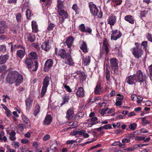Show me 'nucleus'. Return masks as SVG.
Here are the masks:
<instances>
[{
	"instance_id": "1",
	"label": "nucleus",
	"mask_w": 152,
	"mask_h": 152,
	"mask_svg": "<svg viewBox=\"0 0 152 152\" xmlns=\"http://www.w3.org/2000/svg\"><path fill=\"white\" fill-rule=\"evenodd\" d=\"M23 77L22 75L15 71L9 72L7 75L6 80L10 84L15 83L16 86H18L23 82Z\"/></svg>"
},
{
	"instance_id": "2",
	"label": "nucleus",
	"mask_w": 152,
	"mask_h": 152,
	"mask_svg": "<svg viewBox=\"0 0 152 152\" xmlns=\"http://www.w3.org/2000/svg\"><path fill=\"white\" fill-rule=\"evenodd\" d=\"M55 52L56 54L60 56L61 58L65 59L66 64L70 65H72L73 64V62L71 58L70 54L68 53H66L65 50L61 49L59 50H57V49L56 48Z\"/></svg>"
},
{
	"instance_id": "3",
	"label": "nucleus",
	"mask_w": 152,
	"mask_h": 152,
	"mask_svg": "<svg viewBox=\"0 0 152 152\" xmlns=\"http://www.w3.org/2000/svg\"><path fill=\"white\" fill-rule=\"evenodd\" d=\"M49 81L50 79L48 76H46L43 80L42 83L43 86L41 91V98H42L46 93Z\"/></svg>"
},
{
	"instance_id": "4",
	"label": "nucleus",
	"mask_w": 152,
	"mask_h": 152,
	"mask_svg": "<svg viewBox=\"0 0 152 152\" xmlns=\"http://www.w3.org/2000/svg\"><path fill=\"white\" fill-rule=\"evenodd\" d=\"M135 45L137 48H133L132 49V52L136 58H139L141 57L143 51L142 49H138V47L140 45V44L136 43Z\"/></svg>"
},
{
	"instance_id": "5",
	"label": "nucleus",
	"mask_w": 152,
	"mask_h": 152,
	"mask_svg": "<svg viewBox=\"0 0 152 152\" xmlns=\"http://www.w3.org/2000/svg\"><path fill=\"white\" fill-rule=\"evenodd\" d=\"M136 82L140 83L143 82L145 80L143 73L141 70H138L135 74L133 75Z\"/></svg>"
},
{
	"instance_id": "6",
	"label": "nucleus",
	"mask_w": 152,
	"mask_h": 152,
	"mask_svg": "<svg viewBox=\"0 0 152 152\" xmlns=\"http://www.w3.org/2000/svg\"><path fill=\"white\" fill-rule=\"evenodd\" d=\"M110 66L112 69L114 73L118 74V61L115 58H113L110 59Z\"/></svg>"
},
{
	"instance_id": "7",
	"label": "nucleus",
	"mask_w": 152,
	"mask_h": 152,
	"mask_svg": "<svg viewBox=\"0 0 152 152\" xmlns=\"http://www.w3.org/2000/svg\"><path fill=\"white\" fill-rule=\"evenodd\" d=\"M111 40H116L120 38L122 35L120 31L117 29L115 30H113L111 31Z\"/></svg>"
},
{
	"instance_id": "8",
	"label": "nucleus",
	"mask_w": 152,
	"mask_h": 152,
	"mask_svg": "<svg viewBox=\"0 0 152 152\" xmlns=\"http://www.w3.org/2000/svg\"><path fill=\"white\" fill-rule=\"evenodd\" d=\"M89 7L91 14L94 16L97 15L98 9L96 5L94 4L92 2H90L89 3Z\"/></svg>"
},
{
	"instance_id": "9",
	"label": "nucleus",
	"mask_w": 152,
	"mask_h": 152,
	"mask_svg": "<svg viewBox=\"0 0 152 152\" xmlns=\"http://www.w3.org/2000/svg\"><path fill=\"white\" fill-rule=\"evenodd\" d=\"M107 23L110 26H114L117 21L116 17L113 14H111L107 19Z\"/></svg>"
},
{
	"instance_id": "10",
	"label": "nucleus",
	"mask_w": 152,
	"mask_h": 152,
	"mask_svg": "<svg viewBox=\"0 0 152 152\" xmlns=\"http://www.w3.org/2000/svg\"><path fill=\"white\" fill-rule=\"evenodd\" d=\"M53 61L52 59H48L45 62L44 67V70L48 72L53 65Z\"/></svg>"
},
{
	"instance_id": "11",
	"label": "nucleus",
	"mask_w": 152,
	"mask_h": 152,
	"mask_svg": "<svg viewBox=\"0 0 152 152\" xmlns=\"http://www.w3.org/2000/svg\"><path fill=\"white\" fill-rule=\"evenodd\" d=\"M79 30L83 32L88 33L90 34L92 32V29L89 27H86L84 24H82L79 26Z\"/></svg>"
},
{
	"instance_id": "12",
	"label": "nucleus",
	"mask_w": 152,
	"mask_h": 152,
	"mask_svg": "<svg viewBox=\"0 0 152 152\" xmlns=\"http://www.w3.org/2000/svg\"><path fill=\"white\" fill-rule=\"evenodd\" d=\"M134 75L127 77L125 80L126 82L129 85H133L136 83Z\"/></svg>"
},
{
	"instance_id": "13",
	"label": "nucleus",
	"mask_w": 152,
	"mask_h": 152,
	"mask_svg": "<svg viewBox=\"0 0 152 152\" xmlns=\"http://www.w3.org/2000/svg\"><path fill=\"white\" fill-rule=\"evenodd\" d=\"M57 11L60 15L62 17L61 22H64V19L68 17V14L67 12L64 10H61V9L58 10Z\"/></svg>"
},
{
	"instance_id": "14",
	"label": "nucleus",
	"mask_w": 152,
	"mask_h": 152,
	"mask_svg": "<svg viewBox=\"0 0 152 152\" xmlns=\"http://www.w3.org/2000/svg\"><path fill=\"white\" fill-rule=\"evenodd\" d=\"M51 47L50 43L49 41L44 42L42 45V49L46 51H48L51 49Z\"/></svg>"
},
{
	"instance_id": "15",
	"label": "nucleus",
	"mask_w": 152,
	"mask_h": 152,
	"mask_svg": "<svg viewBox=\"0 0 152 152\" xmlns=\"http://www.w3.org/2000/svg\"><path fill=\"white\" fill-rule=\"evenodd\" d=\"M7 26L4 21L0 22V32L1 34L4 33L7 30Z\"/></svg>"
},
{
	"instance_id": "16",
	"label": "nucleus",
	"mask_w": 152,
	"mask_h": 152,
	"mask_svg": "<svg viewBox=\"0 0 152 152\" xmlns=\"http://www.w3.org/2000/svg\"><path fill=\"white\" fill-rule=\"evenodd\" d=\"M25 36L27 37L28 40L31 42H34L35 40V36L33 34L27 33L25 35Z\"/></svg>"
},
{
	"instance_id": "17",
	"label": "nucleus",
	"mask_w": 152,
	"mask_h": 152,
	"mask_svg": "<svg viewBox=\"0 0 152 152\" xmlns=\"http://www.w3.org/2000/svg\"><path fill=\"white\" fill-rule=\"evenodd\" d=\"M66 118L68 120L72 118L74 116L73 110L72 109H69L66 112Z\"/></svg>"
},
{
	"instance_id": "18",
	"label": "nucleus",
	"mask_w": 152,
	"mask_h": 152,
	"mask_svg": "<svg viewBox=\"0 0 152 152\" xmlns=\"http://www.w3.org/2000/svg\"><path fill=\"white\" fill-rule=\"evenodd\" d=\"M25 48H23L22 50H19L17 51L16 54L20 58H23L26 54Z\"/></svg>"
},
{
	"instance_id": "19",
	"label": "nucleus",
	"mask_w": 152,
	"mask_h": 152,
	"mask_svg": "<svg viewBox=\"0 0 152 152\" xmlns=\"http://www.w3.org/2000/svg\"><path fill=\"white\" fill-rule=\"evenodd\" d=\"M52 119L51 115H47L45 117L43 122L44 125H48L50 124L52 122Z\"/></svg>"
},
{
	"instance_id": "20",
	"label": "nucleus",
	"mask_w": 152,
	"mask_h": 152,
	"mask_svg": "<svg viewBox=\"0 0 152 152\" xmlns=\"http://www.w3.org/2000/svg\"><path fill=\"white\" fill-rule=\"evenodd\" d=\"M9 56L8 54L1 55L0 56V64H2L5 63L8 59Z\"/></svg>"
},
{
	"instance_id": "21",
	"label": "nucleus",
	"mask_w": 152,
	"mask_h": 152,
	"mask_svg": "<svg viewBox=\"0 0 152 152\" xmlns=\"http://www.w3.org/2000/svg\"><path fill=\"white\" fill-rule=\"evenodd\" d=\"M33 61H32V60L29 58H27L25 60L24 63L27 66V67L29 70L31 71L30 69H31L32 66V64Z\"/></svg>"
},
{
	"instance_id": "22",
	"label": "nucleus",
	"mask_w": 152,
	"mask_h": 152,
	"mask_svg": "<svg viewBox=\"0 0 152 152\" xmlns=\"http://www.w3.org/2000/svg\"><path fill=\"white\" fill-rule=\"evenodd\" d=\"M74 40L73 38L72 37H69L66 39V43L68 48H70L72 45Z\"/></svg>"
},
{
	"instance_id": "23",
	"label": "nucleus",
	"mask_w": 152,
	"mask_h": 152,
	"mask_svg": "<svg viewBox=\"0 0 152 152\" xmlns=\"http://www.w3.org/2000/svg\"><path fill=\"white\" fill-rule=\"evenodd\" d=\"M81 45L80 46V48L84 53L88 52V49L86 44L83 41L81 42Z\"/></svg>"
},
{
	"instance_id": "24",
	"label": "nucleus",
	"mask_w": 152,
	"mask_h": 152,
	"mask_svg": "<svg viewBox=\"0 0 152 152\" xmlns=\"http://www.w3.org/2000/svg\"><path fill=\"white\" fill-rule=\"evenodd\" d=\"M31 26L32 32L34 33H37L39 31L38 28V26L35 21H32L31 22Z\"/></svg>"
},
{
	"instance_id": "25",
	"label": "nucleus",
	"mask_w": 152,
	"mask_h": 152,
	"mask_svg": "<svg viewBox=\"0 0 152 152\" xmlns=\"http://www.w3.org/2000/svg\"><path fill=\"white\" fill-rule=\"evenodd\" d=\"M101 85L99 83H97L94 90V93L97 95L100 94L101 91Z\"/></svg>"
},
{
	"instance_id": "26",
	"label": "nucleus",
	"mask_w": 152,
	"mask_h": 152,
	"mask_svg": "<svg viewBox=\"0 0 152 152\" xmlns=\"http://www.w3.org/2000/svg\"><path fill=\"white\" fill-rule=\"evenodd\" d=\"M91 61V57L89 56H86L83 59V63L84 65L89 64Z\"/></svg>"
},
{
	"instance_id": "27",
	"label": "nucleus",
	"mask_w": 152,
	"mask_h": 152,
	"mask_svg": "<svg viewBox=\"0 0 152 152\" xmlns=\"http://www.w3.org/2000/svg\"><path fill=\"white\" fill-rule=\"evenodd\" d=\"M124 19L129 23L133 24L134 22V20L132 16L131 15H127L124 17Z\"/></svg>"
},
{
	"instance_id": "28",
	"label": "nucleus",
	"mask_w": 152,
	"mask_h": 152,
	"mask_svg": "<svg viewBox=\"0 0 152 152\" xmlns=\"http://www.w3.org/2000/svg\"><path fill=\"white\" fill-rule=\"evenodd\" d=\"M76 94L77 96L80 97H82L84 95V92L83 88L82 87H80L76 92Z\"/></svg>"
},
{
	"instance_id": "29",
	"label": "nucleus",
	"mask_w": 152,
	"mask_h": 152,
	"mask_svg": "<svg viewBox=\"0 0 152 152\" xmlns=\"http://www.w3.org/2000/svg\"><path fill=\"white\" fill-rule=\"evenodd\" d=\"M29 58L32 59H36L37 58V53L35 52L31 51L29 54Z\"/></svg>"
},
{
	"instance_id": "30",
	"label": "nucleus",
	"mask_w": 152,
	"mask_h": 152,
	"mask_svg": "<svg viewBox=\"0 0 152 152\" xmlns=\"http://www.w3.org/2000/svg\"><path fill=\"white\" fill-rule=\"evenodd\" d=\"M4 134L5 133L3 131H2L0 133V140L6 142L7 141V138Z\"/></svg>"
},
{
	"instance_id": "31",
	"label": "nucleus",
	"mask_w": 152,
	"mask_h": 152,
	"mask_svg": "<svg viewBox=\"0 0 152 152\" xmlns=\"http://www.w3.org/2000/svg\"><path fill=\"white\" fill-rule=\"evenodd\" d=\"M40 107L39 104L37 103L35 107L34 114L36 116L39 113L40 110Z\"/></svg>"
},
{
	"instance_id": "32",
	"label": "nucleus",
	"mask_w": 152,
	"mask_h": 152,
	"mask_svg": "<svg viewBox=\"0 0 152 152\" xmlns=\"http://www.w3.org/2000/svg\"><path fill=\"white\" fill-rule=\"evenodd\" d=\"M75 73L80 75V80H82V81H83L86 79V76L84 72H81L80 71H77Z\"/></svg>"
},
{
	"instance_id": "33",
	"label": "nucleus",
	"mask_w": 152,
	"mask_h": 152,
	"mask_svg": "<svg viewBox=\"0 0 152 152\" xmlns=\"http://www.w3.org/2000/svg\"><path fill=\"white\" fill-rule=\"evenodd\" d=\"M25 101L27 109L28 110H29L32 105L33 101L31 99H28L26 100Z\"/></svg>"
},
{
	"instance_id": "34",
	"label": "nucleus",
	"mask_w": 152,
	"mask_h": 152,
	"mask_svg": "<svg viewBox=\"0 0 152 152\" xmlns=\"http://www.w3.org/2000/svg\"><path fill=\"white\" fill-rule=\"evenodd\" d=\"M15 132L13 131H12L9 134V135H10L9 137L10 139L12 141L15 140L16 139V138L15 137Z\"/></svg>"
},
{
	"instance_id": "35",
	"label": "nucleus",
	"mask_w": 152,
	"mask_h": 152,
	"mask_svg": "<svg viewBox=\"0 0 152 152\" xmlns=\"http://www.w3.org/2000/svg\"><path fill=\"white\" fill-rule=\"evenodd\" d=\"M69 99V96H65L63 97V101L61 104V106H62L66 103H68Z\"/></svg>"
},
{
	"instance_id": "36",
	"label": "nucleus",
	"mask_w": 152,
	"mask_h": 152,
	"mask_svg": "<svg viewBox=\"0 0 152 152\" xmlns=\"http://www.w3.org/2000/svg\"><path fill=\"white\" fill-rule=\"evenodd\" d=\"M86 131L84 130H81L80 131V135H83L85 138H87L89 137V135L87 133H86Z\"/></svg>"
},
{
	"instance_id": "37",
	"label": "nucleus",
	"mask_w": 152,
	"mask_h": 152,
	"mask_svg": "<svg viewBox=\"0 0 152 152\" xmlns=\"http://www.w3.org/2000/svg\"><path fill=\"white\" fill-rule=\"evenodd\" d=\"M103 48H104L105 50V51L106 52V54H107L108 53L109 51V45L108 44L107 42H104L103 43Z\"/></svg>"
},
{
	"instance_id": "38",
	"label": "nucleus",
	"mask_w": 152,
	"mask_h": 152,
	"mask_svg": "<svg viewBox=\"0 0 152 152\" xmlns=\"http://www.w3.org/2000/svg\"><path fill=\"white\" fill-rule=\"evenodd\" d=\"M137 124L135 123L130 124L129 125V128L132 131L134 130L137 128Z\"/></svg>"
},
{
	"instance_id": "39",
	"label": "nucleus",
	"mask_w": 152,
	"mask_h": 152,
	"mask_svg": "<svg viewBox=\"0 0 152 152\" xmlns=\"http://www.w3.org/2000/svg\"><path fill=\"white\" fill-rule=\"evenodd\" d=\"M57 144L56 143H54L50 146V149L54 151H56L58 150L57 148L56 147L57 146Z\"/></svg>"
},
{
	"instance_id": "40",
	"label": "nucleus",
	"mask_w": 152,
	"mask_h": 152,
	"mask_svg": "<svg viewBox=\"0 0 152 152\" xmlns=\"http://www.w3.org/2000/svg\"><path fill=\"white\" fill-rule=\"evenodd\" d=\"M105 109L106 111V114H110L113 112L114 110V108L110 109L107 107H105Z\"/></svg>"
},
{
	"instance_id": "41",
	"label": "nucleus",
	"mask_w": 152,
	"mask_h": 152,
	"mask_svg": "<svg viewBox=\"0 0 152 152\" xmlns=\"http://www.w3.org/2000/svg\"><path fill=\"white\" fill-rule=\"evenodd\" d=\"M34 63H35V64L32 66L33 69H32V71H36L37 70L38 66V64L37 61H34Z\"/></svg>"
},
{
	"instance_id": "42",
	"label": "nucleus",
	"mask_w": 152,
	"mask_h": 152,
	"mask_svg": "<svg viewBox=\"0 0 152 152\" xmlns=\"http://www.w3.org/2000/svg\"><path fill=\"white\" fill-rule=\"evenodd\" d=\"M58 10L61 9L63 7V2L60 0H58Z\"/></svg>"
},
{
	"instance_id": "43",
	"label": "nucleus",
	"mask_w": 152,
	"mask_h": 152,
	"mask_svg": "<svg viewBox=\"0 0 152 152\" xmlns=\"http://www.w3.org/2000/svg\"><path fill=\"white\" fill-rule=\"evenodd\" d=\"M106 78L107 80H109L110 78V72L109 70L107 69L105 71Z\"/></svg>"
},
{
	"instance_id": "44",
	"label": "nucleus",
	"mask_w": 152,
	"mask_h": 152,
	"mask_svg": "<svg viewBox=\"0 0 152 152\" xmlns=\"http://www.w3.org/2000/svg\"><path fill=\"white\" fill-rule=\"evenodd\" d=\"M54 27V24L52 23H50L49 24L47 30L48 31H52Z\"/></svg>"
},
{
	"instance_id": "45",
	"label": "nucleus",
	"mask_w": 152,
	"mask_h": 152,
	"mask_svg": "<svg viewBox=\"0 0 152 152\" xmlns=\"http://www.w3.org/2000/svg\"><path fill=\"white\" fill-rule=\"evenodd\" d=\"M16 19L18 22H20L21 20V14L19 13H18L15 15Z\"/></svg>"
},
{
	"instance_id": "46",
	"label": "nucleus",
	"mask_w": 152,
	"mask_h": 152,
	"mask_svg": "<svg viewBox=\"0 0 152 152\" xmlns=\"http://www.w3.org/2000/svg\"><path fill=\"white\" fill-rule=\"evenodd\" d=\"M142 123L144 124H147L150 123V121L146 120V118L145 117L142 118Z\"/></svg>"
},
{
	"instance_id": "47",
	"label": "nucleus",
	"mask_w": 152,
	"mask_h": 152,
	"mask_svg": "<svg viewBox=\"0 0 152 152\" xmlns=\"http://www.w3.org/2000/svg\"><path fill=\"white\" fill-rule=\"evenodd\" d=\"M22 119L23 121L26 124L28 123L29 121L28 119L24 115H22Z\"/></svg>"
},
{
	"instance_id": "48",
	"label": "nucleus",
	"mask_w": 152,
	"mask_h": 152,
	"mask_svg": "<svg viewBox=\"0 0 152 152\" xmlns=\"http://www.w3.org/2000/svg\"><path fill=\"white\" fill-rule=\"evenodd\" d=\"M130 138L129 139H127L124 138L122 140V142L124 144L128 143L130 141V138L131 137V136L129 137Z\"/></svg>"
},
{
	"instance_id": "49",
	"label": "nucleus",
	"mask_w": 152,
	"mask_h": 152,
	"mask_svg": "<svg viewBox=\"0 0 152 152\" xmlns=\"http://www.w3.org/2000/svg\"><path fill=\"white\" fill-rule=\"evenodd\" d=\"M0 50L1 51L3 52H6V46L4 45H1L0 46Z\"/></svg>"
},
{
	"instance_id": "50",
	"label": "nucleus",
	"mask_w": 152,
	"mask_h": 152,
	"mask_svg": "<svg viewBox=\"0 0 152 152\" xmlns=\"http://www.w3.org/2000/svg\"><path fill=\"white\" fill-rule=\"evenodd\" d=\"M122 101L120 100L116 99V100L115 104L118 106H120L122 105Z\"/></svg>"
},
{
	"instance_id": "51",
	"label": "nucleus",
	"mask_w": 152,
	"mask_h": 152,
	"mask_svg": "<svg viewBox=\"0 0 152 152\" xmlns=\"http://www.w3.org/2000/svg\"><path fill=\"white\" fill-rule=\"evenodd\" d=\"M31 12L30 10L29 9L27 10L26 12V15L27 18H28L30 16Z\"/></svg>"
},
{
	"instance_id": "52",
	"label": "nucleus",
	"mask_w": 152,
	"mask_h": 152,
	"mask_svg": "<svg viewBox=\"0 0 152 152\" xmlns=\"http://www.w3.org/2000/svg\"><path fill=\"white\" fill-rule=\"evenodd\" d=\"M147 13L148 12L145 10L141 11L140 13V15L141 17H145Z\"/></svg>"
},
{
	"instance_id": "53",
	"label": "nucleus",
	"mask_w": 152,
	"mask_h": 152,
	"mask_svg": "<svg viewBox=\"0 0 152 152\" xmlns=\"http://www.w3.org/2000/svg\"><path fill=\"white\" fill-rule=\"evenodd\" d=\"M103 126L104 128L105 129H110L112 128V127L111 124L105 125Z\"/></svg>"
},
{
	"instance_id": "54",
	"label": "nucleus",
	"mask_w": 152,
	"mask_h": 152,
	"mask_svg": "<svg viewBox=\"0 0 152 152\" xmlns=\"http://www.w3.org/2000/svg\"><path fill=\"white\" fill-rule=\"evenodd\" d=\"M147 43L148 42L147 41H144L142 42L141 43V45L144 46V48H146L147 47Z\"/></svg>"
},
{
	"instance_id": "55",
	"label": "nucleus",
	"mask_w": 152,
	"mask_h": 152,
	"mask_svg": "<svg viewBox=\"0 0 152 152\" xmlns=\"http://www.w3.org/2000/svg\"><path fill=\"white\" fill-rule=\"evenodd\" d=\"M64 88L66 89V90L67 91L70 92L72 91L71 89L69 87V86H68L66 85H64Z\"/></svg>"
},
{
	"instance_id": "56",
	"label": "nucleus",
	"mask_w": 152,
	"mask_h": 152,
	"mask_svg": "<svg viewBox=\"0 0 152 152\" xmlns=\"http://www.w3.org/2000/svg\"><path fill=\"white\" fill-rule=\"evenodd\" d=\"M146 37L148 40L152 42V37L151 34L148 33Z\"/></svg>"
},
{
	"instance_id": "57",
	"label": "nucleus",
	"mask_w": 152,
	"mask_h": 152,
	"mask_svg": "<svg viewBox=\"0 0 152 152\" xmlns=\"http://www.w3.org/2000/svg\"><path fill=\"white\" fill-rule=\"evenodd\" d=\"M77 142V141H76L75 140H68L66 142V144L68 145L69 144H72L75 142Z\"/></svg>"
},
{
	"instance_id": "58",
	"label": "nucleus",
	"mask_w": 152,
	"mask_h": 152,
	"mask_svg": "<svg viewBox=\"0 0 152 152\" xmlns=\"http://www.w3.org/2000/svg\"><path fill=\"white\" fill-rule=\"evenodd\" d=\"M50 138V136L49 135L47 134H46L42 138V140L44 141H46Z\"/></svg>"
},
{
	"instance_id": "59",
	"label": "nucleus",
	"mask_w": 152,
	"mask_h": 152,
	"mask_svg": "<svg viewBox=\"0 0 152 152\" xmlns=\"http://www.w3.org/2000/svg\"><path fill=\"white\" fill-rule=\"evenodd\" d=\"M124 99V96L122 95L118 94V97H117V99L119 100L122 101Z\"/></svg>"
},
{
	"instance_id": "60",
	"label": "nucleus",
	"mask_w": 152,
	"mask_h": 152,
	"mask_svg": "<svg viewBox=\"0 0 152 152\" xmlns=\"http://www.w3.org/2000/svg\"><path fill=\"white\" fill-rule=\"evenodd\" d=\"M106 111L105 108L104 107L103 109H102L101 110L100 112V114L102 116H103L104 115V114H106Z\"/></svg>"
},
{
	"instance_id": "61",
	"label": "nucleus",
	"mask_w": 152,
	"mask_h": 152,
	"mask_svg": "<svg viewBox=\"0 0 152 152\" xmlns=\"http://www.w3.org/2000/svg\"><path fill=\"white\" fill-rule=\"evenodd\" d=\"M6 111V114L7 116L8 117L12 115L11 111L8 109Z\"/></svg>"
},
{
	"instance_id": "62",
	"label": "nucleus",
	"mask_w": 152,
	"mask_h": 152,
	"mask_svg": "<svg viewBox=\"0 0 152 152\" xmlns=\"http://www.w3.org/2000/svg\"><path fill=\"white\" fill-rule=\"evenodd\" d=\"M14 147L15 148H18L19 147V143L17 142H14Z\"/></svg>"
},
{
	"instance_id": "63",
	"label": "nucleus",
	"mask_w": 152,
	"mask_h": 152,
	"mask_svg": "<svg viewBox=\"0 0 152 152\" xmlns=\"http://www.w3.org/2000/svg\"><path fill=\"white\" fill-rule=\"evenodd\" d=\"M72 9L74 10L76 12L77 11L78 7L77 5L76 4H74L72 7Z\"/></svg>"
},
{
	"instance_id": "64",
	"label": "nucleus",
	"mask_w": 152,
	"mask_h": 152,
	"mask_svg": "<svg viewBox=\"0 0 152 152\" xmlns=\"http://www.w3.org/2000/svg\"><path fill=\"white\" fill-rule=\"evenodd\" d=\"M148 68L149 69L150 75L152 77V64L149 66Z\"/></svg>"
}]
</instances>
